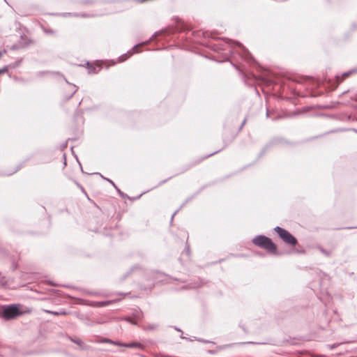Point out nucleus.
<instances>
[{
    "mask_svg": "<svg viewBox=\"0 0 357 357\" xmlns=\"http://www.w3.org/2000/svg\"><path fill=\"white\" fill-rule=\"evenodd\" d=\"M124 347H129V348H142V344L139 342H132V343H129V344H123Z\"/></svg>",
    "mask_w": 357,
    "mask_h": 357,
    "instance_id": "obj_4",
    "label": "nucleus"
},
{
    "mask_svg": "<svg viewBox=\"0 0 357 357\" xmlns=\"http://www.w3.org/2000/svg\"><path fill=\"white\" fill-rule=\"evenodd\" d=\"M245 121H246V119H244V121H243L242 125L241 126V128L245 125Z\"/></svg>",
    "mask_w": 357,
    "mask_h": 357,
    "instance_id": "obj_19",
    "label": "nucleus"
},
{
    "mask_svg": "<svg viewBox=\"0 0 357 357\" xmlns=\"http://www.w3.org/2000/svg\"><path fill=\"white\" fill-rule=\"evenodd\" d=\"M337 347L336 344H333V345H329L328 347L331 349H333L334 348H335Z\"/></svg>",
    "mask_w": 357,
    "mask_h": 357,
    "instance_id": "obj_16",
    "label": "nucleus"
},
{
    "mask_svg": "<svg viewBox=\"0 0 357 357\" xmlns=\"http://www.w3.org/2000/svg\"><path fill=\"white\" fill-rule=\"evenodd\" d=\"M252 243L261 248L266 250L271 253H275L277 248L275 244L271 238L264 235H258L252 239Z\"/></svg>",
    "mask_w": 357,
    "mask_h": 357,
    "instance_id": "obj_1",
    "label": "nucleus"
},
{
    "mask_svg": "<svg viewBox=\"0 0 357 357\" xmlns=\"http://www.w3.org/2000/svg\"><path fill=\"white\" fill-rule=\"evenodd\" d=\"M320 251H321L322 253H324V254H325V255H329V253H328V252L325 251L323 248H320Z\"/></svg>",
    "mask_w": 357,
    "mask_h": 357,
    "instance_id": "obj_15",
    "label": "nucleus"
},
{
    "mask_svg": "<svg viewBox=\"0 0 357 357\" xmlns=\"http://www.w3.org/2000/svg\"><path fill=\"white\" fill-rule=\"evenodd\" d=\"M354 72H356V70H349V71H348V72L344 73L342 75V81L345 77H347L349 75H350V74H351V73H354Z\"/></svg>",
    "mask_w": 357,
    "mask_h": 357,
    "instance_id": "obj_6",
    "label": "nucleus"
},
{
    "mask_svg": "<svg viewBox=\"0 0 357 357\" xmlns=\"http://www.w3.org/2000/svg\"><path fill=\"white\" fill-rule=\"evenodd\" d=\"M20 314H22V312L19 307L15 305L6 307L3 312V317L6 320L15 319Z\"/></svg>",
    "mask_w": 357,
    "mask_h": 357,
    "instance_id": "obj_3",
    "label": "nucleus"
},
{
    "mask_svg": "<svg viewBox=\"0 0 357 357\" xmlns=\"http://www.w3.org/2000/svg\"><path fill=\"white\" fill-rule=\"evenodd\" d=\"M45 312L48 313V314H54V315H64V314H66V312L65 311H59V312H56V311H51V310H45Z\"/></svg>",
    "mask_w": 357,
    "mask_h": 357,
    "instance_id": "obj_5",
    "label": "nucleus"
},
{
    "mask_svg": "<svg viewBox=\"0 0 357 357\" xmlns=\"http://www.w3.org/2000/svg\"><path fill=\"white\" fill-rule=\"evenodd\" d=\"M123 320L128 321V322H130L131 324H135L133 321H132L131 320V318L130 317H125L123 318Z\"/></svg>",
    "mask_w": 357,
    "mask_h": 357,
    "instance_id": "obj_13",
    "label": "nucleus"
},
{
    "mask_svg": "<svg viewBox=\"0 0 357 357\" xmlns=\"http://www.w3.org/2000/svg\"><path fill=\"white\" fill-rule=\"evenodd\" d=\"M8 71V67L5 66L2 69H0V74Z\"/></svg>",
    "mask_w": 357,
    "mask_h": 357,
    "instance_id": "obj_12",
    "label": "nucleus"
},
{
    "mask_svg": "<svg viewBox=\"0 0 357 357\" xmlns=\"http://www.w3.org/2000/svg\"><path fill=\"white\" fill-rule=\"evenodd\" d=\"M117 191L119 192V193L121 195V196H123V194L122 192H121V190L117 188Z\"/></svg>",
    "mask_w": 357,
    "mask_h": 357,
    "instance_id": "obj_18",
    "label": "nucleus"
},
{
    "mask_svg": "<svg viewBox=\"0 0 357 357\" xmlns=\"http://www.w3.org/2000/svg\"><path fill=\"white\" fill-rule=\"evenodd\" d=\"M138 45L133 47V50H135L137 47Z\"/></svg>",
    "mask_w": 357,
    "mask_h": 357,
    "instance_id": "obj_22",
    "label": "nucleus"
},
{
    "mask_svg": "<svg viewBox=\"0 0 357 357\" xmlns=\"http://www.w3.org/2000/svg\"><path fill=\"white\" fill-rule=\"evenodd\" d=\"M70 87H72V93L71 94L68 96V98H70L73 96V95L76 92L77 89H75L76 86L75 85H70Z\"/></svg>",
    "mask_w": 357,
    "mask_h": 357,
    "instance_id": "obj_9",
    "label": "nucleus"
},
{
    "mask_svg": "<svg viewBox=\"0 0 357 357\" xmlns=\"http://www.w3.org/2000/svg\"><path fill=\"white\" fill-rule=\"evenodd\" d=\"M71 340L73 342H74L75 343H76L77 344L79 345V346L82 345V342L80 340H73V339H71Z\"/></svg>",
    "mask_w": 357,
    "mask_h": 357,
    "instance_id": "obj_11",
    "label": "nucleus"
},
{
    "mask_svg": "<svg viewBox=\"0 0 357 357\" xmlns=\"http://www.w3.org/2000/svg\"><path fill=\"white\" fill-rule=\"evenodd\" d=\"M2 56V53L0 52V57Z\"/></svg>",
    "mask_w": 357,
    "mask_h": 357,
    "instance_id": "obj_25",
    "label": "nucleus"
},
{
    "mask_svg": "<svg viewBox=\"0 0 357 357\" xmlns=\"http://www.w3.org/2000/svg\"><path fill=\"white\" fill-rule=\"evenodd\" d=\"M236 44L238 45V46H242L241 44L240 43H236Z\"/></svg>",
    "mask_w": 357,
    "mask_h": 357,
    "instance_id": "obj_23",
    "label": "nucleus"
},
{
    "mask_svg": "<svg viewBox=\"0 0 357 357\" xmlns=\"http://www.w3.org/2000/svg\"><path fill=\"white\" fill-rule=\"evenodd\" d=\"M95 70H96V68L92 66H90L89 67V73H96V72Z\"/></svg>",
    "mask_w": 357,
    "mask_h": 357,
    "instance_id": "obj_10",
    "label": "nucleus"
},
{
    "mask_svg": "<svg viewBox=\"0 0 357 357\" xmlns=\"http://www.w3.org/2000/svg\"><path fill=\"white\" fill-rule=\"evenodd\" d=\"M218 151H215V152H214V153H211V154L208 155L206 158L209 157V156H211V155H213V154H215V153H218Z\"/></svg>",
    "mask_w": 357,
    "mask_h": 357,
    "instance_id": "obj_20",
    "label": "nucleus"
},
{
    "mask_svg": "<svg viewBox=\"0 0 357 357\" xmlns=\"http://www.w3.org/2000/svg\"><path fill=\"white\" fill-rule=\"evenodd\" d=\"M175 329L178 331H181V330L178 328L175 327Z\"/></svg>",
    "mask_w": 357,
    "mask_h": 357,
    "instance_id": "obj_24",
    "label": "nucleus"
},
{
    "mask_svg": "<svg viewBox=\"0 0 357 357\" xmlns=\"http://www.w3.org/2000/svg\"><path fill=\"white\" fill-rule=\"evenodd\" d=\"M107 181L110 183V184H112L116 189H117V187L116 186L115 183L110 179L109 178H107Z\"/></svg>",
    "mask_w": 357,
    "mask_h": 357,
    "instance_id": "obj_14",
    "label": "nucleus"
},
{
    "mask_svg": "<svg viewBox=\"0 0 357 357\" xmlns=\"http://www.w3.org/2000/svg\"><path fill=\"white\" fill-rule=\"evenodd\" d=\"M113 303V301H106L100 303V305L105 306Z\"/></svg>",
    "mask_w": 357,
    "mask_h": 357,
    "instance_id": "obj_7",
    "label": "nucleus"
},
{
    "mask_svg": "<svg viewBox=\"0 0 357 357\" xmlns=\"http://www.w3.org/2000/svg\"><path fill=\"white\" fill-rule=\"evenodd\" d=\"M274 230L277 232L281 239L287 244L295 245L297 243V239L287 230L278 226L275 227Z\"/></svg>",
    "mask_w": 357,
    "mask_h": 357,
    "instance_id": "obj_2",
    "label": "nucleus"
},
{
    "mask_svg": "<svg viewBox=\"0 0 357 357\" xmlns=\"http://www.w3.org/2000/svg\"><path fill=\"white\" fill-rule=\"evenodd\" d=\"M176 212L172 215V220H173L174 216V215L176 214Z\"/></svg>",
    "mask_w": 357,
    "mask_h": 357,
    "instance_id": "obj_21",
    "label": "nucleus"
},
{
    "mask_svg": "<svg viewBox=\"0 0 357 357\" xmlns=\"http://www.w3.org/2000/svg\"><path fill=\"white\" fill-rule=\"evenodd\" d=\"M102 342L111 343V344H116V345H122L121 344H120L119 342H114L112 340H110L109 339H106V340H103Z\"/></svg>",
    "mask_w": 357,
    "mask_h": 357,
    "instance_id": "obj_8",
    "label": "nucleus"
},
{
    "mask_svg": "<svg viewBox=\"0 0 357 357\" xmlns=\"http://www.w3.org/2000/svg\"><path fill=\"white\" fill-rule=\"evenodd\" d=\"M117 191L119 192V193L121 195V196H123V194L122 192H121V190L117 188Z\"/></svg>",
    "mask_w": 357,
    "mask_h": 357,
    "instance_id": "obj_17",
    "label": "nucleus"
}]
</instances>
